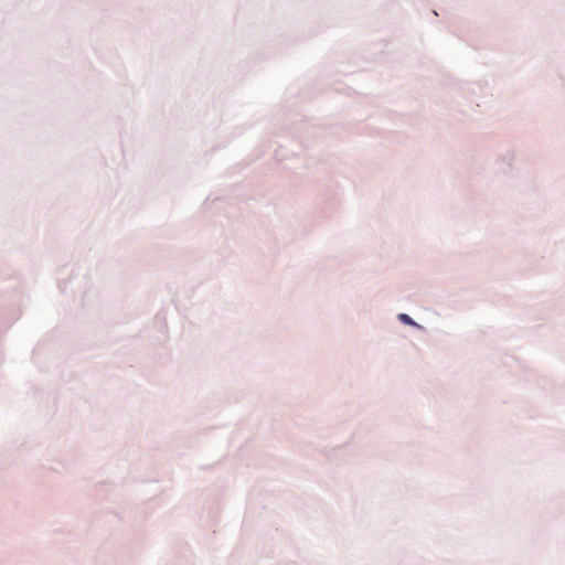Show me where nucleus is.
Returning a JSON list of instances; mask_svg holds the SVG:
<instances>
[{
    "label": "nucleus",
    "instance_id": "f257e3e1",
    "mask_svg": "<svg viewBox=\"0 0 565 565\" xmlns=\"http://www.w3.org/2000/svg\"><path fill=\"white\" fill-rule=\"evenodd\" d=\"M398 319L404 322L405 324H408V326H416V322L409 317L407 316L406 313H401L398 316Z\"/></svg>",
    "mask_w": 565,
    "mask_h": 565
}]
</instances>
